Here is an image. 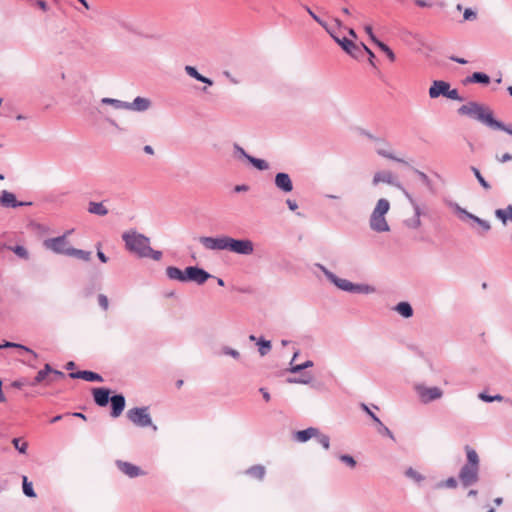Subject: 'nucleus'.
<instances>
[{"instance_id": "f257e3e1", "label": "nucleus", "mask_w": 512, "mask_h": 512, "mask_svg": "<svg viewBox=\"0 0 512 512\" xmlns=\"http://www.w3.org/2000/svg\"><path fill=\"white\" fill-rule=\"evenodd\" d=\"M122 240L125 249L139 258H151L154 261L162 259V252L154 250L150 246V238L137 232L136 230H128L122 234Z\"/></svg>"}, {"instance_id": "f03ea898", "label": "nucleus", "mask_w": 512, "mask_h": 512, "mask_svg": "<svg viewBox=\"0 0 512 512\" xmlns=\"http://www.w3.org/2000/svg\"><path fill=\"white\" fill-rule=\"evenodd\" d=\"M458 113L476 119L491 129L503 130L512 135V129L510 127H507L502 122L494 119L492 111L488 107H485L477 102H469L465 105H462L458 109Z\"/></svg>"}, {"instance_id": "7ed1b4c3", "label": "nucleus", "mask_w": 512, "mask_h": 512, "mask_svg": "<svg viewBox=\"0 0 512 512\" xmlns=\"http://www.w3.org/2000/svg\"><path fill=\"white\" fill-rule=\"evenodd\" d=\"M316 267L323 272V274L331 283H333L338 289L342 291L360 294H373L376 292V288L372 285L354 284L347 279L339 278L322 264L317 263Z\"/></svg>"}, {"instance_id": "20e7f679", "label": "nucleus", "mask_w": 512, "mask_h": 512, "mask_svg": "<svg viewBox=\"0 0 512 512\" xmlns=\"http://www.w3.org/2000/svg\"><path fill=\"white\" fill-rule=\"evenodd\" d=\"M390 210V203L387 199L381 198L377 201L369 218V227L377 233L389 232L390 226L386 220V214Z\"/></svg>"}, {"instance_id": "39448f33", "label": "nucleus", "mask_w": 512, "mask_h": 512, "mask_svg": "<svg viewBox=\"0 0 512 512\" xmlns=\"http://www.w3.org/2000/svg\"><path fill=\"white\" fill-rule=\"evenodd\" d=\"M127 418L138 427L152 426L154 431L157 430V426L152 424L147 407H135L128 410Z\"/></svg>"}, {"instance_id": "423d86ee", "label": "nucleus", "mask_w": 512, "mask_h": 512, "mask_svg": "<svg viewBox=\"0 0 512 512\" xmlns=\"http://www.w3.org/2000/svg\"><path fill=\"white\" fill-rule=\"evenodd\" d=\"M226 251L249 256L254 252V243L250 239H235L228 236Z\"/></svg>"}, {"instance_id": "0eeeda50", "label": "nucleus", "mask_w": 512, "mask_h": 512, "mask_svg": "<svg viewBox=\"0 0 512 512\" xmlns=\"http://www.w3.org/2000/svg\"><path fill=\"white\" fill-rule=\"evenodd\" d=\"M403 194L408 199V201L410 202V204H411V206H412V208L414 210V215L412 217H410V218L405 219L403 224H404V226L406 228H408L410 230H417L422 225V221H421L422 210H421V207L419 206V204L415 201V199L412 197V195L407 190H403Z\"/></svg>"}, {"instance_id": "6e6552de", "label": "nucleus", "mask_w": 512, "mask_h": 512, "mask_svg": "<svg viewBox=\"0 0 512 512\" xmlns=\"http://www.w3.org/2000/svg\"><path fill=\"white\" fill-rule=\"evenodd\" d=\"M414 390L423 404L442 398L443 391L439 387H427L424 384H416Z\"/></svg>"}, {"instance_id": "1a4fd4ad", "label": "nucleus", "mask_w": 512, "mask_h": 512, "mask_svg": "<svg viewBox=\"0 0 512 512\" xmlns=\"http://www.w3.org/2000/svg\"><path fill=\"white\" fill-rule=\"evenodd\" d=\"M452 208L456 213L459 214L461 220L473 221L482 229L483 232H488L491 229V224L489 221L479 218L478 216L468 212L466 209L458 206L457 204H454Z\"/></svg>"}, {"instance_id": "9d476101", "label": "nucleus", "mask_w": 512, "mask_h": 512, "mask_svg": "<svg viewBox=\"0 0 512 512\" xmlns=\"http://www.w3.org/2000/svg\"><path fill=\"white\" fill-rule=\"evenodd\" d=\"M43 245L54 253L64 255H68V251L71 248L65 236L46 239Z\"/></svg>"}, {"instance_id": "9b49d317", "label": "nucleus", "mask_w": 512, "mask_h": 512, "mask_svg": "<svg viewBox=\"0 0 512 512\" xmlns=\"http://www.w3.org/2000/svg\"><path fill=\"white\" fill-rule=\"evenodd\" d=\"M228 236L222 235L219 237L202 236L199 242L207 250L223 251L226 250Z\"/></svg>"}, {"instance_id": "f8f14e48", "label": "nucleus", "mask_w": 512, "mask_h": 512, "mask_svg": "<svg viewBox=\"0 0 512 512\" xmlns=\"http://www.w3.org/2000/svg\"><path fill=\"white\" fill-rule=\"evenodd\" d=\"M459 479L464 487L475 484L479 479V468L464 465L459 472Z\"/></svg>"}, {"instance_id": "ddd939ff", "label": "nucleus", "mask_w": 512, "mask_h": 512, "mask_svg": "<svg viewBox=\"0 0 512 512\" xmlns=\"http://www.w3.org/2000/svg\"><path fill=\"white\" fill-rule=\"evenodd\" d=\"M185 274L187 276V282H194L198 285L204 284L209 278L212 277L210 273L196 266L187 267Z\"/></svg>"}, {"instance_id": "4468645a", "label": "nucleus", "mask_w": 512, "mask_h": 512, "mask_svg": "<svg viewBox=\"0 0 512 512\" xmlns=\"http://www.w3.org/2000/svg\"><path fill=\"white\" fill-rule=\"evenodd\" d=\"M328 33L346 53L352 57H357V53L360 52V47L357 46L353 41L347 39L346 37L340 38L332 28Z\"/></svg>"}, {"instance_id": "2eb2a0df", "label": "nucleus", "mask_w": 512, "mask_h": 512, "mask_svg": "<svg viewBox=\"0 0 512 512\" xmlns=\"http://www.w3.org/2000/svg\"><path fill=\"white\" fill-rule=\"evenodd\" d=\"M380 183H387L389 185L399 188L402 192L405 190L402 185L395 179L394 175L390 171H378L374 174L372 184L374 186Z\"/></svg>"}, {"instance_id": "dca6fc26", "label": "nucleus", "mask_w": 512, "mask_h": 512, "mask_svg": "<svg viewBox=\"0 0 512 512\" xmlns=\"http://www.w3.org/2000/svg\"><path fill=\"white\" fill-rule=\"evenodd\" d=\"M117 468L126 476L130 478H135L138 476L145 475V472L141 470L140 467L126 461L117 460L115 462Z\"/></svg>"}, {"instance_id": "f3484780", "label": "nucleus", "mask_w": 512, "mask_h": 512, "mask_svg": "<svg viewBox=\"0 0 512 512\" xmlns=\"http://www.w3.org/2000/svg\"><path fill=\"white\" fill-rule=\"evenodd\" d=\"M449 88L450 84L448 82L435 80L429 88V96L432 99L438 98L439 96L446 97Z\"/></svg>"}, {"instance_id": "a211bd4d", "label": "nucleus", "mask_w": 512, "mask_h": 512, "mask_svg": "<svg viewBox=\"0 0 512 512\" xmlns=\"http://www.w3.org/2000/svg\"><path fill=\"white\" fill-rule=\"evenodd\" d=\"M275 185L278 189L285 193H289L293 190V184L290 176L287 173L280 172L275 176Z\"/></svg>"}, {"instance_id": "6ab92c4d", "label": "nucleus", "mask_w": 512, "mask_h": 512, "mask_svg": "<svg viewBox=\"0 0 512 512\" xmlns=\"http://www.w3.org/2000/svg\"><path fill=\"white\" fill-rule=\"evenodd\" d=\"M151 107V101L148 98L136 97L132 102H127L126 110L144 112Z\"/></svg>"}, {"instance_id": "aec40b11", "label": "nucleus", "mask_w": 512, "mask_h": 512, "mask_svg": "<svg viewBox=\"0 0 512 512\" xmlns=\"http://www.w3.org/2000/svg\"><path fill=\"white\" fill-rule=\"evenodd\" d=\"M51 372L52 367L49 364H45L44 368L37 373L32 385L35 386L43 382H45L46 385L53 383L54 379L51 377Z\"/></svg>"}, {"instance_id": "412c9836", "label": "nucleus", "mask_w": 512, "mask_h": 512, "mask_svg": "<svg viewBox=\"0 0 512 512\" xmlns=\"http://www.w3.org/2000/svg\"><path fill=\"white\" fill-rule=\"evenodd\" d=\"M112 411L111 416L114 418L119 417L125 408V398L123 395L118 394L110 398Z\"/></svg>"}, {"instance_id": "4be33fe9", "label": "nucleus", "mask_w": 512, "mask_h": 512, "mask_svg": "<svg viewBox=\"0 0 512 512\" xmlns=\"http://www.w3.org/2000/svg\"><path fill=\"white\" fill-rule=\"evenodd\" d=\"M93 397L95 403L100 406L104 407L108 404L110 399V390L107 388H94L93 389Z\"/></svg>"}, {"instance_id": "5701e85b", "label": "nucleus", "mask_w": 512, "mask_h": 512, "mask_svg": "<svg viewBox=\"0 0 512 512\" xmlns=\"http://www.w3.org/2000/svg\"><path fill=\"white\" fill-rule=\"evenodd\" d=\"M69 376L72 379H83L86 381H95V382H102L103 378L100 374L92 372V371H77V372H71Z\"/></svg>"}, {"instance_id": "b1692460", "label": "nucleus", "mask_w": 512, "mask_h": 512, "mask_svg": "<svg viewBox=\"0 0 512 512\" xmlns=\"http://www.w3.org/2000/svg\"><path fill=\"white\" fill-rule=\"evenodd\" d=\"M0 203L3 207H11V208H16V207L24 205L23 202H18L16 200L15 195L7 190L2 191L1 196H0Z\"/></svg>"}, {"instance_id": "393cba45", "label": "nucleus", "mask_w": 512, "mask_h": 512, "mask_svg": "<svg viewBox=\"0 0 512 512\" xmlns=\"http://www.w3.org/2000/svg\"><path fill=\"white\" fill-rule=\"evenodd\" d=\"M375 151L378 155L382 156V157H385V158H388V159H391V160H394V161H397L399 163H404L406 164V161H404L403 159L401 158H397L392 150H391V146H385L383 144H377V146L375 147Z\"/></svg>"}, {"instance_id": "a878e982", "label": "nucleus", "mask_w": 512, "mask_h": 512, "mask_svg": "<svg viewBox=\"0 0 512 512\" xmlns=\"http://www.w3.org/2000/svg\"><path fill=\"white\" fill-rule=\"evenodd\" d=\"M186 269L181 270L174 266H169L166 268V275L171 280H177L180 282H187Z\"/></svg>"}, {"instance_id": "bb28decb", "label": "nucleus", "mask_w": 512, "mask_h": 512, "mask_svg": "<svg viewBox=\"0 0 512 512\" xmlns=\"http://www.w3.org/2000/svg\"><path fill=\"white\" fill-rule=\"evenodd\" d=\"M495 217L499 219L503 225H507L508 222L512 223V205H508L505 208L496 209Z\"/></svg>"}, {"instance_id": "cd10ccee", "label": "nucleus", "mask_w": 512, "mask_h": 512, "mask_svg": "<svg viewBox=\"0 0 512 512\" xmlns=\"http://www.w3.org/2000/svg\"><path fill=\"white\" fill-rule=\"evenodd\" d=\"M315 435H318V429L314 427H309L305 430H300L295 433V439L298 442H307L311 438H315Z\"/></svg>"}, {"instance_id": "c85d7f7f", "label": "nucleus", "mask_w": 512, "mask_h": 512, "mask_svg": "<svg viewBox=\"0 0 512 512\" xmlns=\"http://www.w3.org/2000/svg\"><path fill=\"white\" fill-rule=\"evenodd\" d=\"M87 210L89 213L97 216H106L108 214V209L103 202L90 201Z\"/></svg>"}, {"instance_id": "c756f323", "label": "nucleus", "mask_w": 512, "mask_h": 512, "mask_svg": "<svg viewBox=\"0 0 512 512\" xmlns=\"http://www.w3.org/2000/svg\"><path fill=\"white\" fill-rule=\"evenodd\" d=\"M185 72L192 78L200 81V82H203L209 86L213 85V81L210 79V78H207L203 75H201L197 69L193 66H190V65H187L185 66Z\"/></svg>"}, {"instance_id": "7c9ffc66", "label": "nucleus", "mask_w": 512, "mask_h": 512, "mask_svg": "<svg viewBox=\"0 0 512 512\" xmlns=\"http://www.w3.org/2000/svg\"><path fill=\"white\" fill-rule=\"evenodd\" d=\"M394 310L404 318H410L413 316V308L408 302H399Z\"/></svg>"}, {"instance_id": "2f4dec72", "label": "nucleus", "mask_w": 512, "mask_h": 512, "mask_svg": "<svg viewBox=\"0 0 512 512\" xmlns=\"http://www.w3.org/2000/svg\"><path fill=\"white\" fill-rule=\"evenodd\" d=\"M465 83H481V84H489L490 77L482 72H474L471 76L467 77L464 81Z\"/></svg>"}, {"instance_id": "473e14b6", "label": "nucleus", "mask_w": 512, "mask_h": 512, "mask_svg": "<svg viewBox=\"0 0 512 512\" xmlns=\"http://www.w3.org/2000/svg\"><path fill=\"white\" fill-rule=\"evenodd\" d=\"M100 103H101V105H110L115 110H126V107H127L126 101H122V100L114 99V98H108V97L102 98Z\"/></svg>"}, {"instance_id": "72a5a7b5", "label": "nucleus", "mask_w": 512, "mask_h": 512, "mask_svg": "<svg viewBox=\"0 0 512 512\" xmlns=\"http://www.w3.org/2000/svg\"><path fill=\"white\" fill-rule=\"evenodd\" d=\"M465 451L467 455V463L465 465H471L473 467L479 468V457L477 452L470 446H466Z\"/></svg>"}, {"instance_id": "f704fd0d", "label": "nucleus", "mask_w": 512, "mask_h": 512, "mask_svg": "<svg viewBox=\"0 0 512 512\" xmlns=\"http://www.w3.org/2000/svg\"><path fill=\"white\" fill-rule=\"evenodd\" d=\"M266 470L263 465H254L246 470V474L258 480H262L265 476Z\"/></svg>"}, {"instance_id": "c9c22d12", "label": "nucleus", "mask_w": 512, "mask_h": 512, "mask_svg": "<svg viewBox=\"0 0 512 512\" xmlns=\"http://www.w3.org/2000/svg\"><path fill=\"white\" fill-rule=\"evenodd\" d=\"M68 256H73L80 260L88 262L91 259V252L71 247L68 251Z\"/></svg>"}, {"instance_id": "e433bc0d", "label": "nucleus", "mask_w": 512, "mask_h": 512, "mask_svg": "<svg viewBox=\"0 0 512 512\" xmlns=\"http://www.w3.org/2000/svg\"><path fill=\"white\" fill-rule=\"evenodd\" d=\"M248 161L255 167L257 168L258 170H268L269 169V164L268 162H266L265 160L263 159H258V158H255L253 156L251 157H248Z\"/></svg>"}, {"instance_id": "4c0bfd02", "label": "nucleus", "mask_w": 512, "mask_h": 512, "mask_svg": "<svg viewBox=\"0 0 512 512\" xmlns=\"http://www.w3.org/2000/svg\"><path fill=\"white\" fill-rule=\"evenodd\" d=\"M10 347L22 349V350L30 353L34 358H37V354L33 350H31L30 348H28L24 345L13 343V342H5L4 344L0 345V349L10 348Z\"/></svg>"}, {"instance_id": "58836bf2", "label": "nucleus", "mask_w": 512, "mask_h": 512, "mask_svg": "<svg viewBox=\"0 0 512 512\" xmlns=\"http://www.w3.org/2000/svg\"><path fill=\"white\" fill-rule=\"evenodd\" d=\"M257 345L259 346V353L261 356L267 355L271 350V342L263 338L257 341Z\"/></svg>"}, {"instance_id": "ea45409f", "label": "nucleus", "mask_w": 512, "mask_h": 512, "mask_svg": "<svg viewBox=\"0 0 512 512\" xmlns=\"http://www.w3.org/2000/svg\"><path fill=\"white\" fill-rule=\"evenodd\" d=\"M405 475H406V477L410 478L411 480H413L417 483H420L421 481L424 480V476L422 474H420L418 471H416L415 469H413L412 467H409L405 471Z\"/></svg>"}, {"instance_id": "a19ab883", "label": "nucleus", "mask_w": 512, "mask_h": 512, "mask_svg": "<svg viewBox=\"0 0 512 512\" xmlns=\"http://www.w3.org/2000/svg\"><path fill=\"white\" fill-rule=\"evenodd\" d=\"M471 171L473 172V174L475 175V177L477 178L479 184L485 189V190H489L491 188L490 184L484 179V177L482 176V174L480 173L479 169L472 166L471 167Z\"/></svg>"}, {"instance_id": "79ce46f5", "label": "nucleus", "mask_w": 512, "mask_h": 512, "mask_svg": "<svg viewBox=\"0 0 512 512\" xmlns=\"http://www.w3.org/2000/svg\"><path fill=\"white\" fill-rule=\"evenodd\" d=\"M382 52H384L387 57L389 58L390 61L394 62L395 59H396V56L394 54V52L383 42H381L380 40L379 41H376L375 43Z\"/></svg>"}, {"instance_id": "37998d69", "label": "nucleus", "mask_w": 512, "mask_h": 512, "mask_svg": "<svg viewBox=\"0 0 512 512\" xmlns=\"http://www.w3.org/2000/svg\"><path fill=\"white\" fill-rule=\"evenodd\" d=\"M12 444L21 454H25L27 452L28 443L25 441H21L20 438H14L12 440Z\"/></svg>"}, {"instance_id": "c03bdc74", "label": "nucleus", "mask_w": 512, "mask_h": 512, "mask_svg": "<svg viewBox=\"0 0 512 512\" xmlns=\"http://www.w3.org/2000/svg\"><path fill=\"white\" fill-rule=\"evenodd\" d=\"M478 397H479V399H481L484 402H494V401L501 402L504 399L503 396L500 394L490 396V395L486 394L485 392L479 393Z\"/></svg>"}, {"instance_id": "a18cd8bd", "label": "nucleus", "mask_w": 512, "mask_h": 512, "mask_svg": "<svg viewBox=\"0 0 512 512\" xmlns=\"http://www.w3.org/2000/svg\"><path fill=\"white\" fill-rule=\"evenodd\" d=\"M315 438L317 439V441L319 442V444L325 449V450H328L329 447H330V438L329 436L325 435V434H322L320 433V431L318 430V435H315Z\"/></svg>"}, {"instance_id": "49530a36", "label": "nucleus", "mask_w": 512, "mask_h": 512, "mask_svg": "<svg viewBox=\"0 0 512 512\" xmlns=\"http://www.w3.org/2000/svg\"><path fill=\"white\" fill-rule=\"evenodd\" d=\"M23 493L28 497H35L32 483L28 482L26 476H23Z\"/></svg>"}, {"instance_id": "de8ad7c7", "label": "nucleus", "mask_w": 512, "mask_h": 512, "mask_svg": "<svg viewBox=\"0 0 512 512\" xmlns=\"http://www.w3.org/2000/svg\"><path fill=\"white\" fill-rule=\"evenodd\" d=\"M233 149H234V157H235L236 159H239V160H240V159L244 158V159L248 160V157H251V156H250L249 154H247V153L245 152V150H244L240 145H238V144H234Z\"/></svg>"}, {"instance_id": "09e8293b", "label": "nucleus", "mask_w": 512, "mask_h": 512, "mask_svg": "<svg viewBox=\"0 0 512 512\" xmlns=\"http://www.w3.org/2000/svg\"><path fill=\"white\" fill-rule=\"evenodd\" d=\"M305 9L317 23H319L327 32H330L331 27H329L326 22L321 20L308 6H306Z\"/></svg>"}, {"instance_id": "8fccbe9b", "label": "nucleus", "mask_w": 512, "mask_h": 512, "mask_svg": "<svg viewBox=\"0 0 512 512\" xmlns=\"http://www.w3.org/2000/svg\"><path fill=\"white\" fill-rule=\"evenodd\" d=\"M361 134L366 136L368 139L374 141L376 144H383L385 146H389V143L385 139L376 137L368 131L363 130Z\"/></svg>"}, {"instance_id": "3c124183", "label": "nucleus", "mask_w": 512, "mask_h": 512, "mask_svg": "<svg viewBox=\"0 0 512 512\" xmlns=\"http://www.w3.org/2000/svg\"><path fill=\"white\" fill-rule=\"evenodd\" d=\"M12 251L20 258L28 259L29 254L25 247L17 245L12 248Z\"/></svg>"}, {"instance_id": "603ef678", "label": "nucleus", "mask_w": 512, "mask_h": 512, "mask_svg": "<svg viewBox=\"0 0 512 512\" xmlns=\"http://www.w3.org/2000/svg\"><path fill=\"white\" fill-rule=\"evenodd\" d=\"M339 459L350 468H354L357 464L356 460L352 456L347 454L340 455Z\"/></svg>"}, {"instance_id": "864d4df0", "label": "nucleus", "mask_w": 512, "mask_h": 512, "mask_svg": "<svg viewBox=\"0 0 512 512\" xmlns=\"http://www.w3.org/2000/svg\"><path fill=\"white\" fill-rule=\"evenodd\" d=\"M222 353L224 355L231 356L234 359H238L240 357V353L237 350H235L233 348H230V347H227V346L222 348Z\"/></svg>"}, {"instance_id": "5fc2aeb1", "label": "nucleus", "mask_w": 512, "mask_h": 512, "mask_svg": "<svg viewBox=\"0 0 512 512\" xmlns=\"http://www.w3.org/2000/svg\"><path fill=\"white\" fill-rule=\"evenodd\" d=\"M98 303H99V306L105 311L109 308V300H108L107 296L104 294L98 295Z\"/></svg>"}, {"instance_id": "6e6d98bb", "label": "nucleus", "mask_w": 512, "mask_h": 512, "mask_svg": "<svg viewBox=\"0 0 512 512\" xmlns=\"http://www.w3.org/2000/svg\"><path fill=\"white\" fill-rule=\"evenodd\" d=\"M377 424L379 425V433L388 436L392 440L395 439L391 430L388 427H386L381 421H380V423H377Z\"/></svg>"}, {"instance_id": "4d7b16f0", "label": "nucleus", "mask_w": 512, "mask_h": 512, "mask_svg": "<svg viewBox=\"0 0 512 512\" xmlns=\"http://www.w3.org/2000/svg\"><path fill=\"white\" fill-rule=\"evenodd\" d=\"M311 381V376H303L298 378H289L288 382L290 383H299V384H308Z\"/></svg>"}, {"instance_id": "13d9d810", "label": "nucleus", "mask_w": 512, "mask_h": 512, "mask_svg": "<svg viewBox=\"0 0 512 512\" xmlns=\"http://www.w3.org/2000/svg\"><path fill=\"white\" fill-rule=\"evenodd\" d=\"M446 97L449 98V99H452V100H457V101H462L463 100L462 97L459 95L457 89H450L449 88Z\"/></svg>"}, {"instance_id": "bf43d9fd", "label": "nucleus", "mask_w": 512, "mask_h": 512, "mask_svg": "<svg viewBox=\"0 0 512 512\" xmlns=\"http://www.w3.org/2000/svg\"><path fill=\"white\" fill-rule=\"evenodd\" d=\"M438 486L439 487L445 486L447 488H455L457 486V481L454 477H450L444 483H441Z\"/></svg>"}, {"instance_id": "052dcab7", "label": "nucleus", "mask_w": 512, "mask_h": 512, "mask_svg": "<svg viewBox=\"0 0 512 512\" xmlns=\"http://www.w3.org/2000/svg\"><path fill=\"white\" fill-rule=\"evenodd\" d=\"M362 409L372 418L375 423H380V419L368 408L367 405L362 404Z\"/></svg>"}, {"instance_id": "680f3d73", "label": "nucleus", "mask_w": 512, "mask_h": 512, "mask_svg": "<svg viewBox=\"0 0 512 512\" xmlns=\"http://www.w3.org/2000/svg\"><path fill=\"white\" fill-rule=\"evenodd\" d=\"M476 16H477L476 12H474L470 8H467L463 14V17L465 20H474V19H476Z\"/></svg>"}, {"instance_id": "e2e57ef3", "label": "nucleus", "mask_w": 512, "mask_h": 512, "mask_svg": "<svg viewBox=\"0 0 512 512\" xmlns=\"http://www.w3.org/2000/svg\"><path fill=\"white\" fill-rule=\"evenodd\" d=\"M51 377L54 379V381L64 378L65 374L59 370H55L52 368Z\"/></svg>"}, {"instance_id": "0e129e2a", "label": "nucleus", "mask_w": 512, "mask_h": 512, "mask_svg": "<svg viewBox=\"0 0 512 512\" xmlns=\"http://www.w3.org/2000/svg\"><path fill=\"white\" fill-rule=\"evenodd\" d=\"M248 190H249V186H248V185H246V184H240V185H236V186L234 187V191H235V192H238V193H240V192H246V191H248Z\"/></svg>"}, {"instance_id": "69168bd1", "label": "nucleus", "mask_w": 512, "mask_h": 512, "mask_svg": "<svg viewBox=\"0 0 512 512\" xmlns=\"http://www.w3.org/2000/svg\"><path fill=\"white\" fill-rule=\"evenodd\" d=\"M365 31H366V33L369 35L370 39H371L374 43H376V41H379V40L375 37V35L373 34V31H372V27H371V26H369V25H368V26H366V27H365Z\"/></svg>"}, {"instance_id": "338daca9", "label": "nucleus", "mask_w": 512, "mask_h": 512, "mask_svg": "<svg viewBox=\"0 0 512 512\" xmlns=\"http://www.w3.org/2000/svg\"><path fill=\"white\" fill-rule=\"evenodd\" d=\"M223 75H224L227 79H229V81H230L231 83H233V84H238V83H239V81H238L236 78H234V77H233V75H232L229 71H224V72H223Z\"/></svg>"}, {"instance_id": "774afa93", "label": "nucleus", "mask_w": 512, "mask_h": 512, "mask_svg": "<svg viewBox=\"0 0 512 512\" xmlns=\"http://www.w3.org/2000/svg\"><path fill=\"white\" fill-rule=\"evenodd\" d=\"M286 204L288 205L289 209L292 211H294L298 208V204L294 200L287 199Z\"/></svg>"}]
</instances>
